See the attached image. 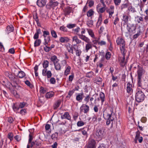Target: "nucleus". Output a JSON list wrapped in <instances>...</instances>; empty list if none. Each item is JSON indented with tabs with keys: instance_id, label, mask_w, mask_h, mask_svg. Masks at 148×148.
Instances as JSON below:
<instances>
[{
	"instance_id": "f257e3e1",
	"label": "nucleus",
	"mask_w": 148,
	"mask_h": 148,
	"mask_svg": "<svg viewBox=\"0 0 148 148\" xmlns=\"http://www.w3.org/2000/svg\"><path fill=\"white\" fill-rule=\"evenodd\" d=\"M79 38L87 43L85 45V50L86 52L92 48V45L91 43L90 39L84 35H79Z\"/></svg>"
},
{
	"instance_id": "f03ea898",
	"label": "nucleus",
	"mask_w": 148,
	"mask_h": 148,
	"mask_svg": "<svg viewBox=\"0 0 148 148\" xmlns=\"http://www.w3.org/2000/svg\"><path fill=\"white\" fill-rule=\"evenodd\" d=\"M143 71V69L141 67L138 68L137 71L138 75V86L141 87L142 88L145 89L147 88V86L145 85H142L141 81V79Z\"/></svg>"
},
{
	"instance_id": "7ed1b4c3",
	"label": "nucleus",
	"mask_w": 148,
	"mask_h": 148,
	"mask_svg": "<svg viewBox=\"0 0 148 148\" xmlns=\"http://www.w3.org/2000/svg\"><path fill=\"white\" fill-rule=\"evenodd\" d=\"M61 64L62 66H63L66 65L64 74V75L67 76L70 73L71 69V66L67 64L66 61L64 60L61 61Z\"/></svg>"
},
{
	"instance_id": "20e7f679",
	"label": "nucleus",
	"mask_w": 148,
	"mask_h": 148,
	"mask_svg": "<svg viewBox=\"0 0 148 148\" xmlns=\"http://www.w3.org/2000/svg\"><path fill=\"white\" fill-rule=\"evenodd\" d=\"M136 101L140 102L142 101L144 99L145 95L144 93L141 90L137 92L136 95Z\"/></svg>"
},
{
	"instance_id": "39448f33",
	"label": "nucleus",
	"mask_w": 148,
	"mask_h": 148,
	"mask_svg": "<svg viewBox=\"0 0 148 148\" xmlns=\"http://www.w3.org/2000/svg\"><path fill=\"white\" fill-rule=\"evenodd\" d=\"M27 105V103L25 102H21L19 103H16L14 104L13 109L14 112H16L20 108H22L24 107Z\"/></svg>"
},
{
	"instance_id": "423d86ee",
	"label": "nucleus",
	"mask_w": 148,
	"mask_h": 148,
	"mask_svg": "<svg viewBox=\"0 0 148 148\" xmlns=\"http://www.w3.org/2000/svg\"><path fill=\"white\" fill-rule=\"evenodd\" d=\"M127 29L129 34H134L136 30V26L134 24H129L127 25Z\"/></svg>"
},
{
	"instance_id": "0eeeda50",
	"label": "nucleus",
	"mask_w": 148,
	"mask_h": 148,
	"mask_svg": "<svg viewBox=\"0 0 148 148\" xmlns=\"http://www.w3.org/2000/svg\"><path fill=\"white\" fill-rule=\"evenodd\" d=\"M105 134V133L103 129H100L97 130L95 133V136L97 138L100 139Z\"/></svg>"
},
{
	"instance_id": "6e6552de",
	"label": "nucleus",
	"mask_w": 148,
	"mask_h": 148,
	"mask_svg": "<svg viewBox=\"0 0 148 148\" xmlns=\"http://www.w3.org/2000/svg\"><path fill=\"white\" fill-rule=\"evenodd\" d=\"M112 113L113 111L112 110H110V113H108L107 117L108 118V119L106 121V124L107 125H109L111 122H112L114 120L112 116Z\"/></svg>"
},
{
	"instance_id": "1a4fd4ad",
	"label": "nucleus",
	"mask_w": 148,
	"mask_h": 148,
	"mask_svg": "<svg viewBox=\"0 0 148 148\" xmlns=\"http://www.w3.org/2000/svg\"><path fill=\"white\" fill-rule=\"evenodd\" d=\"M136 134L135 137L134 139L135 143H137V140H138L139 143H141L143 140V138L142 136H140V132L138 130L136 132Z\"/></svg>"
},
{
	"instance_id": "9d476101",
	"label": "nucleus",
	"mask_w": 148,
	"mask_h": 148,
	"mask_svg": "<svg viewBox=\"0 0 148 148\" xmlns=\"http://www.w3.org/2000/svg\"><path fill=\"white\" fill-rule=\"evenodd\" d=\"M42 75L43 76H47V78H49L52 76V74L50 71H47V69H44L42 71Z\"/></svg>"
},
{
	"instance_id": "9b49d317",
	"label": "nucleus",
	"mask_w": 148,
	"mask_h": 148,
	"mask_svg": "<svg viewBox=\"0 0 148 148\" xmlns=\"http://www.w3.org/2000/svg\"><path fill=\"white\" fill-rule=\"evenodd\" d=\"M96 142L94 139H90L88 142V148H95Z\"/></svg>"
},
{
	"instance_id": "f8f14e48",
	"label": "nucleus",
	"mask_w": 148,
	"mask_h": 148,
	"mask_svg": "<svg viewBox=\"0 0 148 148\" xmlns=\"http://www.w3.org/2000/svg\"><path fill=\"white\" fill-rule=\"evenodd\" d=\"M80 111H83L84 113L88 112L89 110V107L87 104H83L80 108Z\"/></svg>"
},
{
	"instance_id": "ddd939ff",
	"label": "nucleus",
	"mask_w": 148,
	"mask_h": 148,
	"mask_svg": "<svg viewBox=\"0 0 148 148\" xmlns=\"http://www.w3.org/2000/svg\"><path fill=\"white\" fill-rule=\"evenodd\" d=\"M117 44L120 47L125 46V42L124 40L121 37L118 38L116 40Z\"/></svg>"
},
{
	"instance_id": "4468645a",
	"label": "nucleus",
	"mask_w": 148,
	"mask_h": 148,
	"mask_svg": "<svg viewBox=\"0 0 148 148\" xmlns=\"http://www.w3.org/2000/svg\"><path fill=\"white\" fill-rule=\"evenodd\" d=\"M73 43H75L76 44H79L82 43H84V42H82V41L79 39L77 36H75L72 37Z\"/></svg>"
},
{
	"instance_id": "2eb2a0df",
	"label": "nucleus",
	"mask_w": 148,
	"mask_h": 148,
	"mask_svg": "<svg viewBox=\"0 0 148 148\" xmlns=\"http://www.w3.org/2000/svg\"><path fill=\"white\" fill-rule=\"evenodd\" d=\"M47 3V0H37L36 4L39 7L42 8L45 6Z\"/></svg>"
},
{
	"instance_id": "dca6fc26",
	"label": "nucleus",
	"mask_w": 148,
	"mask_h": 148,
	"mask_svg": "<svg viewBox=\"0 0 148 148\" xmlns=\"http://www.w3.org/2000/svg\"><path fill=\"white\" fill-rule=\"evenodd\" d=\"M72 11V8L69 7L67 6V7L65 8L64 10V14L65 16H67L68 15H69L70 13Z\"/></svg>"
},
{
	"instance_id": "f3484780",
	"label": "nucleus",
	"mask_w": 148,
	"mask_h": 148,
	"mask_svg": "<svg viewBox=\"0 0 148 148\" xmlns=\"http://www.w3.org/2000/svg\"><path fill=\"white\" fill-rule=\"evenodd\" d=\"M126 90L127 92L131 94L133 92V90L132 85L128 82L126 85Z\"/></svg>"
},
{
	"instance_id": "a211bd4d",
	"label": "nucleus",
	"mask_w": 148,
	"mask_h": 148,
	"mask_svg": "<svg viewBox=\"0 0 148 148\" xmlns=\"http://www.w3.org/2000/svg\"><path fill=\"white\" fill-rule=\"evenodd\" d=\"M101 4H99L97 6V10L99 13H103L106 10V8H105L106 6H103L102 7L100 8L101 7Z\"/></svg>"
},
{
	"instance_id": "6ab92c4d",
	"label": "nucleus",
	"mask_w": 148,
	"mask_h": 148,
	"mask_svg": "<svg viewBox=\"0 0 148 148\" xmlns=\"http://www.w3.org/2000/svg\"><path fill=\"white\" fill-rule=\"evenodd\" d=\"M50 60L51 61L53 62V64L58 62L59 61V59L55 55L51 56L50 58Z\"/></svg>"
},
{
	"instance_id": "aec40b11",
	"label": "nucleus",
	"mask_w": 148,
	"mask_h": 148,
	"mask_svg": "<svg viewBox=\"0 0 148 148\" xmlns=\"http://www.w3.org/2000/svg\"><path fill=\"white\" fill-rule=\"evenodd\" d=\"M70 39L67 37H60L59 40L61 43H67L69 42Z\"/></svg>"
},
{
	"instance_id": "412c9836",
	"label": "nucleus",
	"mask_w": 148,
	"mask_h": 148,
	"mask_svg": "<svg viewBox=\"0 0 148 148\" xmlns=\"http://www.w3.org/2000/svg\"><path fill=\"white\" fill-rule=\"evenodd\" d=\"M114 7L113 5H111L110 8L108 10L107 12L109 14L110 18H111L114 13Z\"/></svg>"
},
{
	"instance_id": "4be33fe9",
	"label": "nucleus",
	"mask_w": 148,
	"mask_h": 148,
	"mask_svg": "<svg viewBox=\"0 0 148 148\" xmlns=\"http://www.w3.org/2000/svg\"><path fill=\"white\" fill-rule=\"evenodd\" d=\"M66 49L69 52L71 53L72 54L73 53L72 46L69 43H68L66 45Z\"/></svg>"
},
{
	"instance_id": "5701e85b",
	"label": "nucleus",
	"mask_w": 148,
	"mask_h": 148,
	"mask_svg": "<svg viewBox=\"0 0 148 148\" xmlns=\"http://www.w3.org/2000/svg\"><path fill=\"white\" fill-rule=\"evenodd\" d=\"M54 65L55 69L56 71H59L61 70V66H62L61 64V61L60 62V63L58 62L54 64Z\"/></svg>"
},
{
	"instance_id": "b1692460",
	"label": "nucleus",
	"mask_w": 148,
	"mask_h": 148,
	"mask_svg": "<svg viewBox=\"0 0 148 148\" xmlns=\"http://www.w3.org/2000/svg\"><path fill=\"white\" fill-rule=\"evenodd\" d=\"M61 118L62 119H66L68 120H70L71 117L68 112H65L64 114L61 116Z\"/></svg>"
},
{
	"instance_id": "393cba45",
	"label": "nucleus",
	"mask_w": 148,
	"mask_h": 148,
	"mask_svg": "<svg viewBox=\"0 0 148 148\" xmlns=\"http://www.w3.org/2000/svg\"><path fill=\"white\" fill-rule=\"evenodd\" d=\"M14 30V28L13 26L12 25H10L7 26L5 32L7 33L8 34L12 32H13Z\"/></svg>"
},
{
	"instance_id": "a878e982",
	"label": "nucleus",
	"mask_w": 148,
	"mask_h": 148,
	"mask_svg": "<svg viewBox=\"0 0 148 148\" xmlns=\"http://www.w3.org/2000/svg\"><path fill=\"white\" fill-rule=\"evenodd\" d=\"M125 55H123V57L122 58L121 57L119 59V60L122 63L123 65H125L126 64L127 62V59L128 58V57H127L126 59L125 60Z\"/></svg>"
},
{
	"instance_id": "bb28decb",
	"label": "nucleus",
	"mask_w": 148,
	"mask_h": 148,
	"mask_svg": "<svg viewBox=\"0 0 148 148\" xmlns=\"http://www.w3.org/2000/svg\"><path fill=\"white\" fill-rule=\"evenodd\" d=\"M54 93L53 92L50 91L47 92L46 94L45 97L47 99L51 98L54 96Z\"/></svg>"
},
{
	"instance_id": "cd10ccee",
	"label": "nucleus",
	"mask_w": 148,
	"mask_h": 148,
	"mask_svg": "<svg viewBox=\"0 0 148 148\" xmlns=\"http://www.w3.org/2000/svg\"><path fill=\"white\" fill-rule=\"evenodd\" d=\"M94 13V11L92 9H90L87 12V16L88 17H90L92 18V16H93Z\"/></svg>"
},
{
	"instance_id": "c85d7f7f",
	"label": "nucleus",
	"mask_w": 148,
	"mask_h": 148,
	"mask_svg": "<svg viewBox=\"0 0 148 148\" xmlns=\"http://www.w3.org/2000/svg\"><path fill=\"white\" fill-rule=\"evenodd\" d=\"M123 21L126 23H128V20L130 19L131 17L130 16H128L125 14H123Z\"/></svg>"
},
{
	"instance_id": "c756f323",
	"label": "nucleus",
	"mask_w": 148,
	"mask_h": 148,
	"mask_svg": "<svg viewBox=\"0 0 148 148\" xmlns=\"http://www.w3.org/2000/svg\"><path fill=\"white\" fill-rule=\"evenodd\" d=\"M87 30L89 35L91 37L93 38H95L94 32L92 29H87Z\"/></svg>"
},
{
	"instance_id": "7c9ffc66",
	"label": "nucleus",
	"mask_w": 148,
	"mask_h": 148,
	"mask_svg": "<svg viewBox=\"0 0 148 148\" xmlns=\"http://www.w3.org/2000/svg\"><path fill=\"white\" fill-rule=\"evenodd\" d=\"M44 41L43 44L45 45H46L48 44L49 42L50 41V37L49 36H48L47 37H44Z\"/></svg>"
},
{
	"instance_id": "2f4dec72",
	"label": "nucleus",
	"mask_w": 148,
	"mask_h": 148,
	"mask_svg": "<svg viewBox=\"0 0 148 148\" xmlns=\"http://www.w3.org/2000/svg\"><path fill=\"white\" fill-rule=\"evenodd\" d=\"M61 103V101L60 100L57 101L55 103L53 106L54 109H56L58 107L60 106Z\"/></svg>"
},
{
	"instance_id": "473e14b6",
	"label": "nucleus",
	"mask_w": 148,
	"mask_h": 148,
	"mask_svg": "<svg viewBox=\"0 0 148 148\" xmlns=\"http://www.w3.org/2000/svg\"><path fill=\"white\" fill-rule=\"evenodd\" d=\"M102 14H100L98 19V21L97 23V26H99L100 25L101 22L102 21Z\"/></svg>"
},
{
	"instance_id": "72a5a7b5",
	"label": "nucleus",
	"mask_w": 148,
	"mask_h": 148,
	"mask_svg": "<svg viewBox=\"0 0 148 148\" xmlns=\"http://www.w3.org/2000/svg\"><path fill=\"white\" fill-rule=\"evenodd\" d=\"M121 53L123 55H125L126 53L127 52V50L125 48V46H122L120 47Z\"/></svg>"
},
{
	"instance_id": "f704fd0d",
	"label": "nucleus",
	"mask_w": 148,
	"mask_h": 148,
	"mask_svg": "<svg viewBox=\"0 0 148 148\" xmlns=\"http://www.w3.org/2000/svg\"><path fill=\"white\" fill-rule=\"evenodd\" d=\"M83 93H82L78 95L76 97V100L78 101H80L82 100V95Z\"/></svg>"
},
{
	"instance_id": "c9c22d12",
	"label": "nucleus",
	"mask_w": 148,
	"mask_h": 148,
	"mask_svg": "<svg viewBox=\"0 0 148 148\" xmlns=\"http://www.w3.org/2000/svg\"><path fill=\"white\" fill-rule=\"evenodd\" d=\"M51 33L52 37L54 38H56L58 36L56 32L53 29L51 30Z\"/></svg>"
},
{
	"instance_id": "e433bc0d",
	"label": "nucleus",
	"mask_w": 148,
	"mask_h": 148,
	"mask_svg": "<svg viewBox=\"0 0 148 148\" xmlns=\"http://www.w3.org/2000/svg\"><path fill=\"white\" fill-rule=\"evenodd\" d=\"M25 75V73L23 71H19L17 75V76L18 77L21 78L23 77Z\"/></svg>"
},
{
	"instance_id": "4c0bfd02",
	"label": "nucleus",
	"mask_w": 148,
	"mask_h": 148,
	"mask_svg": "<svg viewBox=\"0 0 148 148\" xmlns=\"http://www.w3.org/2000/svg\"><path fill=\"white\" fill-rule=\"evenodd\" d=\"M141 33L140 30V27L137 29V33L133 36V38L134 39L137 38L140 34Z\"/></svg>"
},
{
	"instance_id": "58836bf2",
	"label": "nucleus",
	"mask_w": 148,
	"mask_h": 148,
	"mask_svg": "<svg viewBox=\"0 0 148 148\" xmlns=\"http://www.w3.org/2000/svg\"><path fill=\"white\" fill-rule=\"evenodd\" d=\"M137 22L138 23H140V22H143L144 21V19L143 17L141 16H137L136 18Z\"/></svg>"
},
{
	"instance_id": "ea45409f",
	"label": "nucleus",
	"mask_w": 148,
	"mask_h": 148,
	"mask_svg": "<svg viewBox=\"0 0 148 148\" xmlns=\"http://www.w3.org/2000/svg\"><path fill=\"white\" fill-rule=\"evenodd\" d=\"M84 101L85 102L86 104H88L89 105L90 102L89 95H87L85 97L84 99Z\"/></svg>"
},
{
	"instance_id": "a19ab883",
	"label": "nucleus",
	"mask_w": 148,
	"mask_h": 148,
	"mask_svg": "<svg viewBox=\"0 0 148 148\" xmlns=\"http://www.w3.org/2000/svg\"><path fill=\"white\" fill-rule=\"evenodd\" d=\"M130 5V3H125L122 4L121 6V10H123L127 8Z\"/></svg>"
},
{
	"instance_id": "79ce46f5",
	"label": "nucleus",
	"mask_w": 148,
	"mask_h": 148,
	"mask_svg": "<svg viewBox=\"0 0 148 148\" xmlns=\"http://www.w3.org/2000/svg\"><path fill=\"white\" fill-rule=\"evenodd\" d=\"M93 21L92 20H89L87 22V25L90 27H91L93 25Z\"/></svg>"
},
{
	"instance_id": "37998d69",
	"label": "nucleus",
	"mask_w": 148,
	"mask_h": 148,
	"mask_svg": "<svg viewBox=\"0 0 148 148\" xmlns=\"http://www.w3.org/2000/svg\"><path fill=\"white\" fill-rule=\"evenodd\" d=\"M49 64V62L47 60H46L44 61L43 66L45 69H47L46 68L48 67Z\"/></svg>"
},
{
	"instance_id": "c03bdc74",
	"label": "nucleus",
	"mask_w": 148,
	"mask_h": 148,
	"mask_svg": "<svg viewBox=\"0 0 148 148\" xmlns=\"http://www.w3.org/2000/svg\"><path fill=\"white\" fill-rule=\"evenodd\" d=\"M41 43V40L40 39H37L35 41L34 43V46L36 47L39 46Z\"/></svg>"
},
{
	"instance_id": "a18cd8bd",
	"label": "nucleus",
	"mask_w": 148,
	"mask_h": 148,
	"mask_svg": "<svg viewBox=\"0 0 148 148\" xmlns=\"http://www.w3.org/2000/svg\"><path fill=\"white\" fill-rule=\"evenodd\" d=\"M145 13L146 15L144 18V20L145 22L147 23L148 21V9H147L145 10Z\"/></svg>"
},
{
	"instance_id": "49530a36",
	"label": "nucleus",
	"mask_w": 148,
	"mask_h": 148,
	"mask_svg": "<svg viewBox=\"0 0 148 148\" xmlns=\"http://www.w3.org/2000/svg\"><path fill=\"white\" fill-rule=\"evenodd\" d=\"M58 137V134L57 132H55L51 136V138L52 139L55 140H56Z\"/></svg>"
},
{
	"instance_id": "de8ad7c7",
	"label": "nucleus",
	"mask_w": 148,
	"mask_h": 148,
	"mask_svg": "<svg viewBox=\"0 0 148 148\" xmlns=\"http://www.w3.org/2000/svg\"><path fill=\"white\" fill-rule=\"evenodd\" d=\"M87 3H88L89 6L91 7L94 5V1L92 0H87Z\"/></svg>"
},
{
	"instance_id": "09e8293b",
	"label": "nucleus",
	"mask_w": 148,
	"mask_h": 148,
	"mask_svg": "<svg viewBox=\"0 0 148 148\" xmlns=\"http://www.w3.org/2000/svg\"><path fill=\"white\" fill-rule=\"evenodd\" d=\"M100 97L101 100V102L103 103L104 100L105 95L102 92H101L100 93Z\"/></svg>"
},
{
	"instance_id": "8fccbe9b",
	"label": "nucleus",
	"mask_w": 148,
	"mask_h": 148,
	"mask_svg": "<svg viewBox=\"0 0 148 148\" xmlns=\"http://www.w3.org/2000/svg\"><path fill=\"white\" fill-rule=\"evenodd\" d=\"M73 30L75 34H77L78 35L79 34H78V33L79 32L80 30V28L79 27H77L76 28L73 29Z\"/></svg>"
},
{
	"instance_id": "3c124183",
	"label": "nucleus",
	"mask_w": 148,
	"mask_h": 148,
	"mask_svg": "<svg viewBox=\"0 0 148 148\" xmlns=\"http://www.w3.org/2000/svg\"><path fill=\"white\" fill-rule=\"evenodd\" d=\"M47 91V89L42 87H41L40 88V93L44 94L46 93Z\"/></svg>"
},
{
	"instance_id": "603ef678",
	"label": "nucleus",
	"mask_w": 148,
	"mask_h": 148,
	"mask_svg": "<svg viewBox=\"0 0 148 148\" xmlns=\"http://www.w3.org/2000/svg\"><path fill=\"white\" fill-rule=\"evenodd\" d=\"M85 124L84 122L81 121H78L77 123V125L78 127H81L84 125Z\"/></svg>"
},
{
	"instance_id": "864d4df0",
	"label": "nucleus",
	"mask_w": 148,
	"mask_h": 148,
	"mask_svg": "<svg viewBox=\"0 0 148 148\" xmlns=\"http://www.w3.org/2000/svg\"><path fill=\"white\" fill-rule=\"evenodd\" d=\"M74 75L73 73H72L71 75L69 76L68 80L70 82H72L74 78Z\"/></svg>"
},
{
	"instance_id": "5fc2aeb1",
	"label": "nucleus",
	"mask_w": 148,
	"mask_h": 148,
	"mask_svg": "<svg viewBox=\"0 0 148 148\" xmlns=\"http://www.w3.org/2000/svg\"><path fill=\"white\" fill-rule=\"evenodd\" d=\"M115 5L116 6L119 5L120 4L121 0H113Z\"/></svg>"
},
{
	"instance_id": "6e6d98bb",
	"label": "nucleus",
	"mask_w": 148,
	"mask_h": 148,
	"mask_svg": "<svg viewBox=\"0 0 148 148\" xmlns=\"http://www.w3.org/2000/svg\"><path fill=\"white\" fill-rule=\"evenodd\" d=\"M49 82L51 84H55L56 83V80L54 77H51L49 80Z\"/></svg>"
},
{
	"instance_id": "4d7b16f0",
	"label": "nucleus",
	"mask_w": 148,
	"mask_h": 148,
	"mask_svg": "<svg viewBox=\"0 0 148 148\" xmlns=\"http://www.w3.org/2000/svg\"><path fill=\"white\" fill-rule=\"evenodd\" d=\"M25 82L26 84L29 86L30 88H33V85L30 83L28 80L26 81Z\"/></svg>"
},
{
	"instance_id": "13d9d810",
	"label": "nucleus",
	"mask_w": 148,
	"mask_h": 148,
	"mask_svg": "<svg viewBox=\"0 0 148 148\" xmlns=\"http://www.w3.org/2000/svg\"><path fill=\"white\" fill-rule=\"evenodd\" d=\"M5 75L9 77L10 78H12V76L10 72H6L5 73Z\"/></svg>"
},
{
	"instance_id": "bf43d9fd",
	"label": "nucleus",
	"mask_w": 148,
	"mask_h": 148,
	"mask_svg": "<svg viewBox=\"0 0 148 148\" xmlns=\"http://www.w3.org/2000/svg\"><path fill=\"white\" fill-rule=\"evenodd\" d=\"M111 56V54L110 52H108L106 53V56L105 57L106 59L108 60L110 58Z\"/></svg>"
},
{
	"instance_id": "052dcab7",
	"label": "nucleus",
	"mask_w": 148,
	"mask_h": 148,
	"mask_svg": "<svg viewBox=\"0 0 148 148\" xmlns=\"http://www.w3.org/2000/svg\"><path fill=\"white\" fill-rule=\"evenodd\" d=\"M75 91V89H73L69 91L68 93V96H67V97L69 96V97H70L73 94L74 92Z\"/></svg>"
},
{
	"instance_id": "680f3d73",
	"label": "nucleus",
	"mask_w": 148,
	"mask_h": 148,
	"mask_svg": "<svg viewBox=\"0 0 148 148\" xmlns=\"http://www.w3.org/2000/svg\"><path fill=\"white\" fill-rule=\"evenodd\" d=\"M43 36L44 37H46V36L49 35L50 34L49 32L47 31H45L43 32Z\"/></svg>"
},
{
	"instance_id": "e2e57ef3",
	"label": "nucleus",
	"mask_w": 148,
	"mask_h": 148,
	"mask_svg": "<svg viewBox=\"0 0 148 148\" xmlns=\"http://www.w3.org/2000/svg\"><path fill=\"white\" fill-rule=\"evenodd\" d=\"M53 2H49L46 5V7L47 8H52Z\"/></svg>"
},
{
	"instance_id": "0e129e2a",
	"label": "nucleus",
	"mask_w": 148,
	"mask_h": 148,
	"mask_svg": "<svg viewBox=\"0 0 148 148\" xmlns=\"http://www.w3.org/2000/svg\"><path fill=\"white\" fill-rule=\"evenodd\" d=\"M13 134L12 133H9L8 134V138L10 140H12L13 139Z\"/></svg>"
},
{
	"instance_id": "69168bd1",
	"label": "nucleus",
	"mask_w": 148,
	"mask_h": 148,
	"mask_svg": "<svg viewBox=\"0 0 148 148\" xmlns=\"http://www.w3.org/2000/svg\"><path fill=\"white\" fill-rule=\"evenodd\" d=\"M81 53L82 51L80 49H77L76 51V54L77 56H80Z\"/></svg>"
},
{
	"instance_id": "338daca9",
	"label": "nucleus",
	"mask_w": 148,
	"mask_h": 148,
	"mask_svg": "<svg viewBox=\"0 0 148 148\" xmlns=\"http://www.w3.org/2000/svg\"><path fill=\"white\" fill-rule=\"evenodd\" d=\"M119 19L117 17H116L114 20L113 23L114 25H116L119 22Z\"/></svg>"
},
{
	"instance_id": "774afa93",
	"label": "nucleus",
	"mask_w": 148,
	"mask_h": 148,
	"mask_svg": "<svg viewBox=\"0 0 148 148\" xmlns=\"http://www.w3.org/2000/svg\"><path fill=\"white\" fill-rule=\"evenodd\" d=\"M106 44V42L104 40H101L99 42V45L101 46L105 45Z\"/></svg>"
}]
</instances>
